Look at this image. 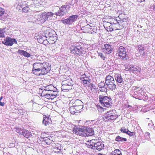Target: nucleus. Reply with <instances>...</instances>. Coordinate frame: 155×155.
<instances>
[{"label": "nucleus", "mask_w": 155, "mask_h": 155, "mask_svg": "<svg viewBox=\"0 0 155 155\" xmlns=\"http://www.w3.org/2000/svg\"><path fill=\"white\" fill-rule=\"evenodd\" d=\"M105 20H106V19L105 18H104L103 19V21L104 22L103 23V25L104 27L105 28L106 30H107V26H106V22L105 21Z\"/></svg>", "instance_id": "obj_50"}, {"label": "nucleus", "mask_w": 155, "mask_h": 155, "mask_svg": "<svg viewBox=\"0 0 155 155\" xmlns=\"http://www.w3.org/2000/svg\"><path fill=\"white\" fill-rule=\"evenodd\" d=\"M108 27L107 26V31L111 32L112 31L113 29L112 28V25H108Z\"/></svg>", "instance_id": "obj_42"}, {"label": "nucleus", "mask_w": 155, "mask_h": 155, "mask_svg": "<svg viewBox=\"0 0 155 155\" xmlns=\"http://www.w3.org/2000/svg\"><path fill=\"white\" fill-rule=\"evenodd\" d=\"M5 105V103L4 102H1L0 101V105L2 106H3Z\"/></svg>", "instance_id": "obj_58"}, {"label": "nucleus", "mask_w": 155, "mask_h": 155, "mask_svg": "<svg viewBox=\"0 0 155 155\" xmlns=\"http://www.w3.org/2000/svg\"><path fill=\"white\" fill-rule=\"evenodd\" d=\"M115 79L117 82L120 83H121L123 81V79L120 74H117L116 75Z\"/></svg>", "instance_id": "obj_24"}, {"label": "nucleus", "mask_w": 155, "mask_h": 155, "mask_svg": "<svg viewBox=\"0 0 155 155\" xmlns=\"http://www.w3.org/2000/svg\"><path fill=\"white\" fill-rule=\"evenodd\" d=\"M6 41V39H4V41H2V43L4 44L5 45V42Z\"/></svg>", "instance_id": "obj_61"}, {"label": "nucleus", "mask_w": 155, "mask_h": 155, "mask_svg": "<svg viewBox=\"0 0 155 155\" xmlns=\"http://www.w3.org/2000/svg\"><path fill=\"white\" fill-rule=\"evenodd\" d=\"M54 92V91L51 90H45L44 91H43L42 93H45V94L44 95L45 97L48 99L52 98L53 97L54 98V97H55V95L53 94V93Z\"/></svg>", "instance_id": "obj_9"}, {"label": "nucleus", "mask_w": 155, "mask_h": 155, "mask_svg": "<svg viewBox=\"0 0 155 155\" xmlns=\"http://www.w3.org/2000/svg\"><path fill=\"white\" fill-rule=\"evenodd\" d=\"M135 90V91L134 92L135 95H137L139 97H141L142 95L143 90L142 88L138 87L136 88Z\"/></svg>", "instance_id": "obj_17"}, {"label": "nucleus", "mask_w": 155, "mask_h": 155, "mask_svg": "<svg viewBox=\"0 0 155 155\" xmlns=\"http://www.w3.org/2000/svg\"><path fill=\"white\" fill-rule=\"evenodd\" d=\"M2 29H1L0 28V37H4L5 36L4 35V34L3 32H2L1 31H2Z\"/></svg>", "instance_id": "obj_52"}, {"label": "nucleus", "mask_w": 155, "mask_h": 155, "mask_svg": "<svg viewBox=\"0 0 155 155\" xmlns=\"http://www.w3.org/2000/svg\"><path fill=\"white\" fill-rule=\"evenodd\" d=\"M115 140L116 141L120 142V143L126 141L127 140V139L122 137L119 136L117 137L116 138Z\"/></svg>", "instance_id": "obj_26"}, {"label": "nucleus", "mask_w": 155, "mask_h": 155, "mask_svg": "<svg viewBox=\"0 0 155 155\" xmlns=\"http://www.w3.org/2000/svg\"><path fill=\"white\" fill-rule=\"evenodd\" d=\"M107 115V113H105V114L103 115V117H102V118L101 119V120H103L105 122L106 121V119H107V116H105V115Z\"/></svg>", "instance_id": "obj_48"}, {"label": "nucleus", "mask_w": 155, "mask_h": 155, "mask_svg": "<svg viewBox=\"0 0 155 155\" xmlns=\"http://www.w3.org/2000/svg\"><path fill=\"white\" fill-rule=\"evenodd\" d=\"M99 55L100 56V57L102 58L104 60L105 59V57H104V55H103V54L102 53H99Z\"/></svg>", "instance_id": "obj_53"}, {"label": "nucleus", "mask_w": 155, "mask_h": 155, "mask_svg": "<svg viewBox=\"0 0 155 155\" xmlns=\"http://www.w3.org/2000/svg\"><path fill=\"white\" fill-rule=\"evenodd\" d=\"M134 66L133 65H132V66H131V68L130 69V71H131V72H132L134 73Z\"/></svg>", "instance_id": "obj_55"}, {"label": "nucleus", "mask_w": 155, "mask_h": 155, "mask_svg": "<svg viewBox=\"0 0 155 155\" xmlns=\"http://www.w3.org/2000/svg\"><path fill=\"white\" fill-rule=\"evenodd\" d=\"M145 135L148 137L150 136V134L148 132H146L145 133Z\"/></svg>", "instance_id": "obj_57"}, {"label": "nucleus", "mask_w": 155, "mask_h": 155, "mask_svg": "<svg viewBox=\"0 0 155 155\" xmlns=\"http://www.w3.org/2000/svg\"><path fill=\"white\" fill-rule=\"evenodd\" d=\"M42 71L41 74L42 75L47 74L51 70V65L48 63L43 62L41 63Z\"/></svg>", "instance_id": "obj_8"}, {"label": "nucleus", "mask_w": 155, "mask_h": 155, "mask_svg": "<svg viewBox=\"0 0 155 155\" xmlns=\"http://www.w3.org/2000/svg\"><path fill=\"white\" fill-rule=\"evenodd\" d=\"M112 155H122V153H117V154H112Z\"/></svg>", "instance_id": "obj_60"}, {"label": "nucleus", "mask_w": 155, "mask_h": 155, "mask_svg": "<svg viewBox=\"0 0 155 155\" xmlns=\"http://www.w3.org/2000/svg\"><path fill=\"white\" fill-rule=\"evenodd\" d=\"M99 102L101 105L103 106L106 107V105L107 104V102L106 101L107 100V96H104L100 95L99 96Z\"/></svg>", "instance_id": "obj_13"}, {"label": "nucleus", "mask_w": 155, "mask_h": 155, "mask_svg": "<svg viewBox=\"0 0 155 155\" xmlns=\"http://www.w3.org/2000/svg\"><path fill=\"white\" fill-rule=\"evenodd\" d=\"M5 45L7 46H12L14 43L16 44L17 41L15 38H12L9 37H7Z\"/></svg>", "instance_id": "obj_11"}, {"label": "nucleus", "mask_w": 155, "mask_h": 155, "mask_svg": "<svg viewBox=\"0 0 155 155\" xmlns=\"http://www.w3.org/2000/svg\"><path fill=\"white\" fill-rule=\"evenodd\" d=\"M18 52L21 55H23L26 57L29 58L31 56V55L30 54L23 50H18Z\"/></svg>", "instance_id": "obj_19"}, {"label": "nucleus", "mask_w": 155, "mask_h": 155, "mask_svg": "<svg viewBox=\"0 0 155 155\" xmlns=\"http://www.w3.org/2000/svg\"><path fill=\"white\" fill-rule=\"evenodd\" d=\"M117 54L121 59L126 60L128 58V56L126 54V49L122 46H121L117 49Z\"/></svg>", "instance_id": "obj_4"}, {"label": "nucleus", "mask_w": 155, "mask_h": 155, "mask_svg": "<svg viewBox=\"0 0 155 155\" xmlns=\"http://www.w3.org/2000/svg\"><path fill=\"white\" fill-rule=\"evenodd\" d=\"M99 89L100 91L101 92H107V87L106 86L103 87H100Z\"/></svg>", "instance_id": "obj_38"}, {"label": "nucleus", "mask_w": 155, "mask_h": 155, "mask_svg": "<svg viewBox=\"0 0 155 155\" xmlns=\"http://www.w3.org/2000/svg\"><path fill=\"white\" fill-rule=\"evenodd\" d=\"M111 19L112 21H111V25L113 24H114V25L118 24L119 25V22H118L116 19L113 18V19Z\"/></svg>", "instance_id": "obj_37"}, {"label": "nucleus", "mask_w": 155, "mask_h": 155, "mask_svg": "<svg viewBox=\"0 0 155 155\" xmlns=\"http://www.w3.org/2000/svg\"><path fill=\"white\" fill-rule=\"evenodd\" d=\"M29 9V7L28 6H26L22 8V10L23 12H27Z\"/></svg>", "instance_id": "obj_40"}, {"label": "nucleus", "mask_w": 155, "mask_h": 155, "mask_svg": "<svg viewBox=\"0 0 155 155\" xmlns=\"http://www.w3.org/2000/svg\"><path fill=\"white\" fill-rule=\"evenodd\" d=\"M107 77L105 78V83L107 85Z\"/></svg>", "instance_id": "obj_64"}, {"label": "nucleus", "mask_w": 155, "mask_h": 155, "mask_svg": "<svg viewBox=\"0 0 155 155\" xmlns=\"http://www.w3.org/2000/svg\"><path fill=\"white\" fill-rule=\"evenodd\" d=\"M138 50L139 51V53L140 55H142L143 56L144 55L145 52L143 50V47L140 46L138 48Z\"/></svg>", "instance_id": "obj_28"}, {"label": "nucleus", "mask_w": 155, "mask_h": 155, "mask_svg": "<svg viewBox=\"0 0 155 155\" xmlns=\"http://www.w3.org/2000/svg\"><path fill=\"white\" fill-rule=\"evenodd\" d=\"M46 14L47 15L48 19H49V20H51L52 19L53 16L54 15H55L54 13L52 12H50L46 13Z\"/></svg>", "instance_id": "obj_29"}, {"label": "nucleus", "mask_w": 155, "mask_h": 155, "mask_svg": "<svg viewBox=\"0 0 155 155\" xmlns=\"http://www.w3.org/2000/svg\"><path fill=\"white\" fill-rule=\"evenodd\" d=\"M85 78L86 79H85V78H82L81 79L84 84H88L90 83V82L87 79L88 77H86Z\"/></svg>", "instance_id": "obj_36"}, {"label": "nucleus", "mask_w": 155, "mask_h": 155, "mask_svg": "<svg viewBox=\"0 0 155 155\" xmlns=\"http://www.w3.org/2000/svg\"><path fill=\"white\" fill-rule=\"evenodd\" d=\"M70 8L69 5H63L60 8L56 6L54 8L52 11L54 12L56 15L61 16L68 13Z\"/></svg>", "instance_id": "obj_1"}, {"label": "nucleus", "mask_w": 155, "mask_h": 155, "mask_svg": "<svg viewBox=\"0 0 155 155\" xmlns=\"http://www.w3.org/2000/svg\"><path fill=\"white\" fill-rule=\"evenodd\" d=\"M25 130L20 128H19L16 129V131L17 133L20 134L22 135Z\"/></svg>", "instance_id": "obj_33"}, {"label": "nucleus", "mask_w": 155, "mask_h": 155, "mask_svg": "<svg viewBox=\"0 0 155 155\" xmlns=\"http://www.w3.org/2000/svg\"><path fill=\"white\" fill-rule=\"evenodd\" d=\"M102 109V110L104 111V110H106V109L105 108H104L103 107H100Z\"/></svg>", "instance_id": "obj_63"}, {"label": "nucleus", "mask_w": 155, "mask_h": 155, "mask_svg": "<svg viewBox=\"0 0 155 155\" xmlns=\"http://www.w3.org/2000/svg\"><path fill=\"white\" fill-rule=\"evenodd\" d=\"M111 46L112 47L111 45L107 44V54L110 53L113 50V49Z\"/></svg>", "instance_id": "obj_31"}, {"label": "nucleus", "mask_w": 155, "mask_h": 155, "mask_svg": "<svg viewBox=\"0 0 155 155\" xmlns=\"http://www.w3.org/2000/svg\"><path fill=\"white\" fill-rule=\"evenodd\" d=\"M134 73L137 74L138 72L140 71V69L139 68H137L136 67H134Z\"/></svg>", "instance_id": "obj_44"}, {"label": "nucleus", "mask_w": 155, "mask_h": 155, "mask_svg": "<svg viewBox=\"0 0 155 155\" xmlns=\"http://www.w3.org/2000/svg\"><path fill=\"white\" fill-rule=\"evenodd\" d=\"M72 81L71 79H68L62 81V86L65 87L66 86H71L72 84Z\"/></svg>", "instance_id": "obj_15"}, {"label": "nucleus", "mask_w": 155, "mask_h": 155, "mask_svg": "<svg viewBox=\"0 0 155 155\" xmlns=\"http://www.w3.org/2000/svg\"><path fill=\"white\" fill-rule=\"evenodd\" d=\"M137 1L138 2H144L145 1V0H137Z\"/></svg>", "instance_id": "obj_59"}, {"label": "nucleus", "mask_w": 155, "mask_h": 155, "mask_svg": "<svg viewBox=\"0 0 155 155\" xmlns=\"http://www.w3.org/2000/svg\"><path fill=\"white\" fill-rule=\"evenodd\" d=\"M22 135L30 140H31L32 139V135L31 133L28 130H25Z\"/></svg>", "instance_id": "obj_14"}, {"label": "nucleus", "mask_w": 155, "mask_h": 155, "mask_svg": "<svg viewBox=\"0 0 155 155\" xmlns=\"http://www.w3.org/2000/svg\"><path fill=\"white\" fill-rule=\"evenodd\" d=\"M132 65H128L127 66H126V69H128L127 71L128 70L130 71V69L131 68V66Z\"/></svg>", "instance_id": "obj_51"}, {"label": "nucleus", "mask_w": 155, "mask_h": 155, "mask_svg": "<svg viewBox=\"0 0 155 155\" xmlns=\"http://www.w3.org/2000/svg\"><path fill=\"white\" fill-rule=\"evenodd\" d=\"M78 17V16L77 15H71L66 19L61 20V21L64 24L70 25L76 21Z\"/></svg>", "instance_id": "obj_7"}, {"label": "nucleus", "mask_w": 155, "mask_h": 155, "mask_svg": "<svg viewBox=\"0 0 155 155\" xmlns=\"http://www.w3.org/2000/svg\"><path fill=\"white\" fill-rule=\"evenodd\" d=\"M41 65V63L40 62H36L33 64L32 73L36 75H42Z\"/></svg>", "instance_id": "obj_3"}, {"label": "nucleus", "mask_w": 155, "mask_h": 155, "mask_svg": "<svg viewBox=\"0 0 155 155\" xmlns=\"http://www.w3.org/2000/svg\"><path fill=\"white\" fill-rule=\"evenodd\" d=\"M113 73H110V72H107V82L114 81V78L113 77Z\"/></svg>", "instance_id": "obj_23"}, {"label": "nucleus", "mask_w": 155, "mask_h": 155, "mask_svg": "<svg viewBox=\"0 0 155 155\" xmlns=\"http://www.w3.org/2000/svg\"><path fill=\"white\" fill-rule=\"evenodd\" d=\"M52 121L51 120V118L49 117H47L45 116L43 118L42 123L45 126H49L51 124Z\"/></svg>", "instance_id": "obj_12"}, {"label": "nucleus", "mask_w": 155, "mask_h": 155, "mask_svg": "<svg viewBox=\"0 0 155 155\" xmlns=\"http://www.w3.org/2000/svg\"><path fill=\"white\" fill-rule=\"evenodd\" d=\"M42 139V140L47 145H50L52 143V138L51 137H43Z\"/></svg>", "instance_id": "obj_20"}, {"label": "nucleus", "mask_w": 155, "mask_h": 155, "mask_svg": "<svg viewBox=\"0 0 155 155\" xmlns=\"http://www.w3.org/2000/svg\"><path fill=\"white\" fill-rule=\"evenodd\" d=\"M84 130V134L83 135L84 137L91 136L94 134V130L91 128L85 127Z\"/></svg>", "instance_id": "obj_10"}, {"label": "nucleus", "mask_w": 155, "mask_h": 155, "mask_svg": "<svg viewBox=\"0 0 155 155\" xmlns=\"http://www.w3.org/2000/svg\"><path fill=\"white\" fill-rule=\"evenodd\" d=\"M4 10L2 8L0 7V16H2L4 14Z\"/></svg>", "instance_id": "obj_45"}, {"label": "nucleus", "mask_w": 155, "mask_h": 155, "mask_svg": "<svg viewBox=\"0 0 155 155\" xmlns=\"http://www.w3.org/2000/svg\"><path fill=\"white\" fill-rule=\"evenodd\" d=\"M82 103V102L81 100H77L75 101L74 103L73 104V105L74 107L77 106H81V105Z\"/></svg>", "instance_id": "obj_27"}, {"label": "nucleus", "mask_w": 155, "mask_h": 155, "mask_svg": "<svg viewBox=\"0 0 155 155\" xmlns=\"http://www.w3.org/2000/svg\"><path fill=\"white\" fill-rule=\"evenodd\" d=\"M110 112V111H109V112L107 111V119H108V120H114L116 118V117H115V116L112 114L111 115H110L109 114Z\"/></svg>", "instance_id": "obj_32"}, {"label": "nucleus", "mask_w": 155, "mask_h": 155, "mask_svg": "<svg viewBox=\"0 0 155 155\" xmlns=\"http://www.w3.org/2000/svg\"><path fill=\"white\" fill-rule=\"evenodd\" d=\"M107 107H109L111 106L112 105V99L107 97Z\"/></svg>", "instance_id": "obj_30"}, {"label": "nucleus", "mask_w": 155, "mask_h": 155, "mask_svg": "<svg viewBox=\"0 0 155 155\" xmlns=\"http://www.w3.org/2000/svg\"><path fill=\"white\" fill-rule=\"evenodd\" d=\"M127 134L130 136H132L135 135V133L134 132H131L128 130H127Z\"/></svg>", "instance_id": "obj_39"}, {"label": "nucleus", "mask_w": 155, "mask_h": 155, "mask_svg": "<svg viewBox=\"0 0 155 155\" xmlns=\"http://www.w3.org/2000/svg\"><path fill=\"white\" fill-rule=\"evenodd\" d=\"M105 83L103 82H101L100 83L99 85V88H100V87H105Z\"/></svg>", "instance_id": "obj_46"}, {"label": "nucleus", "mask_w": 155, "mask_h": 155, "mask_svg": "<svg viewBox=\"0 0 155 155\" xmlns=\"http://www.w3.org/2000/svg\"><path fill=\"white\" fill-rule=\"evenodd\" d=\"M127 130H128L127 129H124L123 128H121L120 129V131L121 132L126 133H127Z\"/></svg>", "instance_id": "obj_49"}, {"label": "nucleus", "mask_w": 155, "mask_h": 155, "mask_svg": "<svg viewBox=\"0 0 155 155\" xmlns=\"http://www.w3.org/2000/svg\"><path fill=\"white\" fill-rule=\"evenodd\" d=\"M114 81L107 82V87L109 89L113 90L116 88V85Z\"/></svg>", "instance_id": "obj_18"}, {"label": "nucleus", "mask_w": 155, "mask_h": 155, "mask_svg": "<svg viewBox=\"0 0 155 155\" xmlns=\"http://www.w3.org/2000/svg\"><path fill=\"white\" fill-rule=\"evenodd\" d=\"M91 27V26L90 25H87L86 26L83 27H82V28H91L90 27Z\"/></svg>", "instance_id": "obj_54"}, {"label": "nucleus", "mask_w": 155, "mask_h": 155, "mask_svg": "<svg viewBox=\"0 0 155 155\" xmlns=\"http://www.w3.org/2000/svg\"><path fill=\"white\" fill-rule=\"evenodd\" d=\"M153 10L155 11V4H153Z\"/></svg>", "instance_id": "obj_62"}, {"label": "nucleus", "mask_w": 155, "mask_h": 155, "mask_svg": "<svg viewBox=\"0 0 155 155\" xmlns=\"http://www.w3.org/2000/svg\"><path fill=\"white\" fill-rule=\"evenodd\" d=\"M121 153V151L119 149H115L114 150V151H112V153L114 154H117L119 153Z\"/></svg>", "instance_id": "obj_41"}, {"label": "nucleus", "mask_w": 155, "mask_h": 155, "mask_svg": "<svg viewBox=\"0 0 155 155\" xmlns=\"http://www.w3.org/2000/svg\"><path fill=\"white\" fill-rule=\"evenodd\" d=\"M71 54L76 56H81L84 54V48L81 45L77 44L71 45L70 48Z\"/></svg>", "instance_id": "obj_2"}, {"label": "nucleus", "mask_w": 155, "mask_h": 155, "mask_svg": "<svg viewBox=\"0 0 155 155\" xmlns=\"http://www.w3.org/2000/svg\"><path fill=\"white\" fill-rule=\"evenodd\" d=\"M112 19H113V18L110 16H107V25H111Z\"/></svg>", "instance_id": "obj_34"}, {"label": "nucleus", "mask_w": 155, "mask_h": 155, "mask_svg": "<svg viewBox=\"0 0 155 155\" xmlns=\"http://www.w3.org/2000/svg\"><path fill=\"white\" fill-rule=\"evenodd\" d=\"M44 35L45 37L49 38L51 40L54 41L57 39V35L55 31L49 29L45 31L44 32Z\"/></svg>", "instance_id": "obj_6"}, {"label": "nucleus", "mask_w": 155, "mask_h": 155, "mask_svg": "<svg viewBox=\"0 0 155 155\" xmlns=\"http://www.w3.org/2000/svg\"><path fill=\"white\" fill-rule=\"evenodd\" d=\"M97 144L96 146L97 147V150H102L104 147V144L101 142H97Z\"/></svg>", "instance_id": "obj_22"}, {"label": "nucleus", "mask_w": 155, "mask_h": 155, "mask_svg": "<svg viewBox=\"0 0 155 155\" xmlns=\"http://www.w3.org/2000/svg\"><path fill=\"white\" fill-rule=\"evenodd\" d=\"M74 108L75 109L77 110L76 111L77 112H79V110L81 109L82 108V106H75V107H74Z\"/></svg>", "instance_id": "obj_43"}, {"label": "nucleus", "mask_w": 155, "mask_h": 155, "mask_svg": "<svg viewBox=\"0 0 155 155\" xmlns=\"http://www.w3.org/2000/svg\"><path fill=\"white\" fill-rule=\"evenodd\" d=\"M119 17L120 18V21H122L123 22L124 21L123 20L124 19L125 20L126 19V18H125V15L124 14H120Z\"/></svg>", "instance_id": "obj_35"}, {"label": "nucleus", "mask_w": 155, "mask_h": 155, "mask_svg": "<svg viewBox=\"0 0 155 155\" xmlns=\"http://www.w3.org/2000/svg\"><path fill=\"white\" fill-rule=\"evenodd\" d=\"M85 127L83 128H78V130H76L75 131V134L77 135H79L81 136H84L83 134H84V130Z\"/></svg>", "instance_id": "obj_21"}, {"label": "nucleus", "mask_w": 155, "mask_h": 155, "mask_svg": "<svg viewBox=\"0 0 155 155\" xmlns=\"http://www.w3.org/2000/svg\"><path fill=\"white\" fill-rule=\"evenodd\" d=\"M76 110L73 106L70 107V111L72 114H77L78 113H79V112H77Z\"/></svg>", "instance_id": "obj_25"}, {"label": "nucleus", "mask_w": 155, "mask_h": 155, "mask_svg": "<svg viewBox=\"0 0 155 155\" xmlns=\"http://www.w3.org/2000/svg\"><path fill=\"white\" fill-rule=\"evenodd\" d=\"M47 38L44 35V33L42 35H39L37 38V40L39 43H42L43 42V41H45L46 39Z\"/></svg>", "instance_id": "obj_16"}, {"label": "nucleus", "mask_w": 155, "mask_h": 155, "mask_svg": "<svg viewBox=\"0 0 155 155\" xmlns=\"http://www.w3.org/2000/svg\"><path fill=\"white\" fill-rule=\"evenodd\" d=\"M96 145H97V143H94V145H93L92 144H91L90 145H88V146H90V147L91 146H92V147H91L92 149H97V147L96 146Z\"/></svg>", "instance_id": "obj_47"}, {"label": "nucleus", "mask_w": 155, "mask_h": 155, "mask_svg": "<svg viewBox=\"0 0 155 155\" xmlns=\"http://www.w3.org/2000/svg\"><path fill=\"white\" fill-rule=\"evenodd\" d=\"M111 7L112 8L113 7L111 6V5H109L108 4H107V8L108 9L110 10H111Z\"/></svg>", "instance_id": "obj_56"}, {"label": "nucleus", "mask_w": 155, "mask_h": 155, "mask_svg": "<svg viewBox=\"0 0 155 155\" xmlns=\"http://www.w3.org/2000/svg\"><path fill=\"white\" fill-rule=\"evenodd\" d=\"M48 19L46 13H44L41 15L36 16L35 18L34 19L33 22L40 24L44 22L45 21Z\"/></svg>", "instance_id": "obj_5"}]
</instances>
